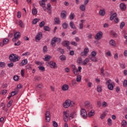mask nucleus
<instances>
[{"label": "nucleus", "instance_id": "nucleus-56", "mask_svg": "<svg viewBox=\"0 0 127 127\" xmlns=\"http://www.w3.org/2000/svg\"><path fill=\"white\" fill-rule=\"evenodd\" d=\"M1 94L2 95H5V94H6L7 93V90H2L1 91Z\"/></svg>", "mask_w": 127, "mask_h": 127}, {"label": "nucleus", "instance_id": "nucleus-46", "mask_svg": "<svg viewBox=\"0 0 127 127\" xmlns=\"http://www.w3.org/2000/svg\"><path fill=\"white\" fill-rule=\"evenodd\" d=\"M35 64H36V65H39V66H41V65L43 64V63H42V62L39 61H35Z\"/></svg>", "mask_w": 127, "mask_h": 127}, {"label": "nucleus", "instance_id": "nucleus-12", "mask_svg": "<svg viewBox=\"0 0 127 127\" xmlns=\"http://www.w3.org/2000/svg\"><path fill=\"white\" fill-rule=\"evenodd\" d=\"M89 48H85L84 49L83 52H81V55L82 56H87V55L88 54V53H89Z\"/></svg>", "mask_w": 127, "mask_h": 127}, {"label": "nucleus", "instance_id": "nucleus-44", "mask_svg": "<svg viewBox=\"0 0 127 127\" xmlns=\"http://www.w3.org/2000/svg\"><path fill=\"white\" fill-rule=\"evenodd\" d=\"M127 122L125 120H123L122 122V125L123 127H127Z\"/></svg>", "mask_w": 127, "mask_h": 127}, {"label": "nucleus", "instance_id": "nucleus-26", "mask_svg": "<svg viewBox=\"0 0 127 127\" xmlns=\"http://www.w3.org/2000/svg\"><path fill=\"white\" fill-rule=\"evenodd\" d=\"M97 90L98 93H102L103 89H102V86L98 85L97 87Z\"/></svg>", "mask_w": 127, "mask_h": 127}, {"label": "nucleus", "instance_id": "nucleus-11", "mask_svg": "<svg viewBox=\"0 0 127 127\" xmlns=\"http://www.w3.org/2000/svg\"><path fill=\"white\" fill-rule=\"evenodd\" d=\"M42 38V32H39L36 36L35 39V41L37 42V40L39 41V40H41Z\"/></svg>", "mask_w": 127, "mask_h": 127}, {"label": "nucleus", "instance_id": "nucleus-59", "mask_svg": "<svg viewBox=\"0 0 127 127\" xmlns=\"http://www.w3.org/2000/svg\"><path fill=\"white\" fill-rule=\"evenodd\" d=\"M96 55H97V52L96 51H92L91 52V56L96 57Z\"/></svg>", "mask_w": 127, "mask_h": 127}, {"label": "nucleus", "instance_id": "nucleus-33", "mask_svg": "<svg viewBox=\"0 0 127 127\" xmlns=\"http://www.w3.org/2000/svg\"><path fill=\"white\" fill-rule=\"evenodd\" d=\"M64 117L68 118L69 117V113L67 111L64 112Z\"/></svg>", "mask_w": 127, "mask_h": 127}, {"label": "nucleus", "instance_id": "nucleus-38", "mask_svg": "<svg viewBox=\"0 0 127 127\" xmlns=\"http://www.w3.org/2000/svg\"><path fill=\"white\" fill-rule=\"evenodd\" d=\"M77 63H78V64H82V63L83 64V61L82 60V58H78L77 61Z\"/></svg>", "mask_w": 127, "mask_h": 127}, {"label": "nucleus", "instance_id": "nucleus-55", "mask_svg": "<svg viewBox=\"0 0 127 127\" xmlns=\"http://www.w3.org/2000/svg\"><path fill=\"white\" fill-rule=\"evenodd\" d=\"M47 9L48 10H50L51 9V4L50 3L47 4Z\"/></svg>", "mask_w": 127, "mask_h": 127}, {"label": "nucleus", "instance_id": "nucleus-5", "mask_svg": "<svg viewBox=\"0 0 127 127\" xmlns=\"http://www.w3.org/2000/svg\"><path fill=\"white\" fill-rule=\"evenodd\" d=\"M19 38H20V32H17L14 34V38H12V40L13 42H15L17 41Z\"/></svg>", "mask_w": 127, "mask_h": 127}, {"label": "nucleus", "instance_id": "nucleus-2", "mask_svg": "<svg viewBox=\"0 0 127 127\" xmlns=\"http://www.w3.org/2000/svg\"><path fill=\"white\" fill-rule=\"evenodd\" d=\"M75 103L74 102L68 99L66 100L64 103L63 107L65 109H67V108H69V107H73Z\"/></svg>", "mask_w": 127, "mask_h": 127}, {"label": "nucleus", "instance_id": "nucleus-4", "mask_svg": "<svg viewBox=\"0 0 127 127\" xmlns=\"http://www.w3.org/2000/svg\"><path fill=\"white\" fill-rule=\"evenodd\" d=\"M106 85H108V88L110 91H113L114 90V85H113V83H112V80L109 79L106 82Z\"/></svg>", "mask_w": 127, "mask_h": 127}, {"label": "nucleus", "instance_id": "nucleus-28", "mask_svg": "<svg viewBox=\"0 0 127 127\" xmlns=\"http://www.w3.org/2000/svg\"><path fill=\"white\" fill-rule=\"evenodd\" d=\"M32 14H33V15L37 14V9H36V8L34 7V8L32 9Z\"/></svg>", "mask_w": 127, "mask_h": 127}, {"label": "nucleus", "instance_id": "nucleus-39", "mask_svg": "<svg viewBox=\"0 0 127 127\" xmlns=\"http://www.w3.org/2000/svg\"><path fill=\"white\" fill-rule=\"evenodd\" d=\"M40 19H37V18H35L34 19L33 21H32V23L33 24H36L37 23V22H38V21H39Z\"/></svg>", "mask_w": 127, "mask_h": 127}, {"label": "nucleus", "instance_id": "nucleus-50", "mask_svg": "<svg viewBox=\"0 0 127 127\" xmlns=\"http://www.w3.org/2000/svg\"><path fill=\"white\" fill-rule=\"evenodd\" d=\"M101 71V74L102 75V76H105V73H104V72H105V70L104 69V67H102L100 69Z\"/></svg>", "mask_w": 127, "mask_h": 127}, {"label": "nucleus", "instance_id": "nucleus-1", "mask_svg": "<svg viewBox=\"0 0 127 127\" xmlns=\"http://www.w3.org/2000/svg\"><path fill=\"white\" fill-rule=\"evenodd\" d=\"M9 59L11 62H13L14 63L17 62V61H19L20 57L15 54H12L9 55Z\"/></svg>", "mask_w": 127, "mask_h": 127}, {"label": "nucleus", "instance_id": "nucleus-29", "mask_svg": "<svg viewBox=\"0 0 127 127\" xmlns=\"http://www.w3.org/2000/svg\"><path fill=\"white\" fill-rule=\"evenodd\" d=\"M93 116H95V113L94 112V111L91 110L88 114V116L89 118H91V117H93Z\"/></svg>", "mask_w": 127, "mask_h": 127}, {"label": "nucleus", "instance_id": "nucleus-41", "mask_svg": "<svg viewBox=\"0 0 127 127\" xmlns=\"http://www.w3.org/2000/svg\"><path fill=\"white\" fill-rule=\"evenodd\" d=\"M39 4L42 6V7H44V6H45V2H43V1L40 0L39 1Z\"/></svg>", "mask_w": 127, "mask_h": 127}, {"label": "nucleus", "instance_id": "nucleus-52", "mask_svg": "<svg viewBox=\"0 0 127 127\" xmlns=\"http://www.w3.org/2000/svg\"><path fill=\"white\" fill-rule=\"evenodd\" d=\"M15 95H17V91L15 92V91H12L11 92V96L12 97H13V96H15Z\"/></svg>", "mask_w": 127, "mask_h": 127}, {"label": "nucleus", "instance_id": "nucleus-9", "mask_svg": "<svg viewBox=\"0 0 127 127\" xmlns=\"http://www.w3.org/2000/svg\"><path fill=\"white\" fill-rule=\"evenodd\" d=\"M45 119L47 123L50 122V112L47 111L45 114Z\"/></svg>", "mask_w": 127, "mask_h": 127}, {"label": "nucleus", "instance_id": "nucleus-23", "mask_svg": "<svg viewBox=\"0 0 127 127\" xmlns=\"http://www.w3.org/2000/svg\"><path fill=\"white\" fill-rule=\"evenodd\" d=\"M27 64V60H23L20 64V66H24Z\"/></svg>", "mask_w": 127, "mask_h": 127}, {"label": "nucleus", "instance_id": "nucleus-10", "mask_svg": "<svg viewBox=\"0 0 127 127\" xmlns=\"http://www.w3.org/2000/svg\"><path fill=\"white\" fill-rule=\"evenodd\" d=\"M9 42V40L7 38H4L3 40L2 43H0V46L1 47H3L4 45H6V44H8V42Z\"/></svg>", "mask_w": 127, "mask_h": 127}, {"label": "nucleus", "instance_id": "nucleus-35", "mask_svg": "<svg viewBox=\"0 0 127 127\" xmlns=\"http://www.w3.org/2000/svg\"><path fill=\"white\" fill-rule=\"evenodd\" d=\"M105 12L104 10L101 9L99 11V14L102 16H104V15H105Z\"/></svg>", "mask_w": 127, "mask_h": 127}, {"label": "nucleus", "instance_id": "nucleus-34", "mask_svg": "<svg viewBox=\"0 0 127 127\" xmlns=\"http://www.w3.org/2000/svg\"><path fill=\"white\" fill-rule=\"evenodd\" d=\"M62 26L64 29H67V28H68V24H67L66 22H64Z\"/></svg>", "mask_w": 127, "mask_h": 127}, {"label": "nucleus", "instance_id": "nucleus-37", "mask_svg": "<svg viewBox=\"0 0 127 127\" xmlns=\"http://www.w3.org/2000/svg\"><path fill=\"white\" fill-rule=\"evenodd\" d=\"M44 29L46 31H49V32L50 31V30H51L50 27H49V26H44Z\"/></svg>", "mask_w": 127, "mask_h": 127}, {"label": "nucleus", "instance_id": "nucleus-18", "mask_svg": "<svg viewBox=\"0 0 127 127\" xmlns=\"http://www.w3.org/2000/svg\"><path fill=\"white\" fill-rule=\"evenodd\" d=\"M69 89V86L67 84H64L62 86V89L63 91H67Z\"/></svg>", "mask_w": 127, "mask_h": 127}, {"label": "nucleus", "instance_id": "nucleus-58", "mask_svg": "<svg viewBox=\"0 0 127 127\" xmlns=\"http://www.w3.org/2000/svg\"><path fill=\"white\" fill-rule=\"evenodd\" d=\"M28 55H30V53L28 52H26L22 54V56H28Z\"/></svg>", "mask_w": 127, "mask_h": 127}, {"label": "nucleus", "instance_id": "nucleus-40", "mask_svg": "<svg viewBox=\"0 0 127 127\" xmlns=\"http://www.w3.org/2000/svg\"><path fill=\"white\" fill-rule=\"evenodd\" d=\"M82 79V77L80 75H78L76 77V81L77 82H81V80Z\"/></svg>", "mask_w": 127, "mask_h": 127}, {"label": "nucleus", "instance_id": "nucleus-47", "mask_svg": "<svg viewBox=\"0 0 127 127\" xmlns=\"http://www.w3.org/2000/svg\"><path fill=\"white\" fill-rule=\"evenodd\" d=\"M5 66V63L4 62H0V67L3 68Z\"/></svg>", "mask_w": 127, "mask_h": 127}, {"label": "nucleus", "instance_id": "nucleus-22", "mask_svg": "<svg viewBox=\"0 0 127 127\" xmlns=\"http://www.w3.org/2000/svg\"><path fill=\"white\" fill-rule=\"evenodd\" d=\"M62 44L64 46H68L70 45V43L68 41H64L62 43Z\"/></svg>", "mask_w": 127, "mask_h": 127}, {"label": "nucleus", "instance_id": "nucleus-6", "mask_svg": "<svg viewBox=\"0 0 127 127\" xmlns=\"http://www.w3.org/2000/svg\"><path fill=\"white\" fill-rule=\"evenodd\" d=\"M118 14L117 13H114L111 16H110V20H114V18H115L114 19L115 22L116 23H118L119 22V18L117 17Z\"/></svg>", "mask_w": 127, "mask_h": 127}, {"label": "nucleus", "instance_id": "nucleus-49", "mask_svg": "<svg viewBox=\"0 0 127 127\" xmlns=\"http://www.w3.org/2000/svg\"><path fill=\"white\" fill-rule=\"evenodd\" d=\"M13 79L14 81H18V79H19V77L18 75H14L13 77Z\"/></svg>", "mask_w": 127, "mask_h": 127}, {"label": "nucleus", "instance_id": "nucleus-21", "mask_svg": "<svg viewBox=\"0 0 127 127\" xmlns=\"http://www.w3.org/2000/svg\"><path fill=\"white\" fill-rule=\"evenodd\" d=\"M80 22L81 23H80L79 25V29H83L84 28V20H81Z\"/></svg>", "mask_w": 127, "mask_h": 127}, {"label": "nucleus", "instance_id": "nucleus-45", "mask_svg": "<svg viewBox=\"0 0 127 127\" xmlns=\"http://www.w3.org/2000/svg\"><path fill=\"white\" fill-rule=\"evenodd\" d=\"M107 121H108V126H109V127H111V126H112V119L109 118Z\"/></svg>", "mask_w": 127, "mask_h": 127}, {"label": "nucleus", "instance_id": "nucleus-17", "mask_svg": "<svg viewBox=\"0 0 127 127\" xmlns=\"http://www.w3.org/2000/svg\"><path fill=\"white\" fill-rule=\"evenodd\" d=\"M89 62H90V60L88 58H86L84 61L82 62V64L84 66H86V65H87Z\"/></svg>", "mask_w": 127, "mask_h": 127}, {"label": "nucleus", "instance_id": "nucleus-62", "mask_svg": "<svg viewBox=\"0 0 127 127\" xmlns=\"http://www.w3.org/2000/svg\"><path fill=\"white\" fill-rule=\"evenodd\" d=\"M17 16L18 18H20V17H21V13H20V12H17Z\"/></svg>", "mask_w": 127, "mask_h": 127}, {"label": "nucleus", "instance_id": "nucleus-54", "mask_svg": "<svg viewBox=\"0 0 127 127\" xmlns=\"http://www.w3.org/2000/svg\"><path fill=\"white\" fill-rule=\"evenodd\" d=\"M107 106H108V103L105 101H104L102 103V107H103V108H106V107H107Z\"/></svg>", "mask_w": 127, "mask_h": 127}, {"label": "nucleus", "instance_id": "nucleus-57", "mask_svg": "<svg viewBox=\"0 0 127 127\" xmlns=\"http://www.w3.org/2000/svg\"><path fill=\"white\" fill-rule=\"evenodd\" d=\"M43 52L44 53H46V52H47V46H45L43 47Z\"/></svg>", "mask_w": 127, "mask_h": 127}, {"label": "nucleus", "instance_id": "nucleus-8", "mask_svg": "<svg viewBox=\"0 0 127 127\" xmlns=\"http://www.w3.org/2000/svg\"><path fill=\"white\" fill-rule=\"evenodd\" d=\"M102 37H103V32L101 31L97 33L95 36L96 40H100V39H102Z\"/></svg>", "mask_w": 127, "mask_h": 127}, {"label": "nucleus", "instance_id": "nucleus-63", "mask_svg": "<svg viewBox=\"0 0 127 127\" xmlns=\"http://www.w3.org/2000/svg\"><path fill=\"white\" fill-rule=\"evenodd\" d=\"M20 44H21L20 41H18L17 43H15L14 44V45H15V46H19Z\"/></svg>", "mask_w": 127, "mask_h": 127}, {"label": "nucleus", "instance_id": "nucleus-7", "mask_svg": "<svg viewBox=\"0 0 127 127\" xmlns=\"http://www.w3.org/2000/svg\"><path fill=\"white\" fill-rule=\"evenodd\" d=\"M81 116L82 117L83 119H87L88 117V114H87V111L84 109H81L80 111Z\"/></svg>", "mask_w": 127, "mask_h": 127}, {"label": "nucleus", "instance_id": "nucleus-14", "mask_svg": "<svg viewBox=\"0 0 127 127\" xmlns=\"http://www.w3.org/2000/svg\"><path fill=\"white\" fill-rule=\"evenodd\" d=\"M66 15H67V12H66V11L64 10L62 11L61 13V17L62 18H63V19H65V18H66Z\"/></svg>", "mask_w": 127, "mask_h": 127}, {"label": "nucleus", "instance_id": "nucleus-16", "mask_svg": "<svg viewBox=\"0 0 127 127\" xmlns=\"http://www.w3.org/2000/svg\"><path fill=\"white\" fill-rule=\"evenodd\" d=\"M72 67L73 69V73L74 74V75H78V69H76V66L75 65H73Z\"/></svg>", "mask_w": 127, "mask_h": 127}, {"label": "nucleus", "instance_id": "nucleus-32", "mask_svg": "<svg viewBox=\"0 0 127 127\" xmlns=\"http://www.w3.org/2000/svg\"><path fill=\"white\" fill-rule=\"evenodd\" d=\"M38 68L40 71H42V72L45 71V67L43 66L40 65L39 66H38Z\"/></svg>", "mask_w": 127, "mask_h": 127}, {"label": "nucleus", "instance_id": "nucleus-61", "mask_svg": "<svg viewBox=\"0 0 127 127\" xmlns=\"http://www.w3.org/2000/svg\"><path fill=\"white\" fill-rule=\"evenodd\" d=\"M106 117V114L103 113L100 116V118L101 120H104V118Z\"/></svg>", "mask_w": 127, "mask_h": 127}, {"label": "nucleus", "instance_id": "nucleus-19", "mask_svg": "<svg viewBox=\"0 0 127 127\" xmlns=\"http://www.w3.org/2000/svg\"><path fill=\"white\" fill-rule=\"evenodd\" d=\"M90 59L93 62H98V58H97L96 57L91 56V57H90Z\"/></svg>", "mask_w": 127, "mask_h": 127}, {"label": "nucleus", "instance_id": "nucleus-43", "mask_svg": "<svg viewBox=\"0 0 127 127\" xmlns=\"http://www.w3.org/2000/svg\"><path fill=\"white\" fill-rule=\"evenodd\" d=\"M44 25H45V22L43 21L40 23V27H44Z\"/></svg>", "mask_w": 127, "mask_h": 127}, {"label": "nucleus", "instance_id": "nucleus-13", "mask_svg": "<svg viewBox=\"0 0 127 127\" xmlns=\"http://www.w3.org/2000/svg\"><path fill=\"white\" fill-rule=\"evenodd\" d=\"M50 66L52 69H55V68H57V64L53 62H50Z\"/></svg>", "mask_w": 127, "mask_h": 127}, {"label": "nucleus", "instance_id": "nucleus-25", "mask_svg": "<svg viewBox=\"0 0 127 127\" xmlns=\"http://www.w3.org/2000/svg\"><path fill=\"white\" fill-rule=\"evenodd\" d=\"M60 60H61V61H66V56L62 55H61L59 57Z\"/></svg>", "mask_w": 127, "mask_h": 127}, {"label": "nucleus", "instance_id": "nucleus-30", "mask_svg": "<svg viewBox=\"0 0 127 127\" xmlns=\"http://www.w3.org/2000/svg\"><path fill=\"white\" fill-rule=\"evenodd\" d=\"M55 24H59L60 23V20L59 19V17H56L54 19Z\"/></svg>", "mask_w": 127, "mask_h": 127}, {"label": "nucleus", "instance_id": "nucleus-20", "mask_svg": "<svg viewBox=\"0 0 127 127\" xmlns=\"http://www.w3.org/2000/svg\"><path fill=\"white\" fill-rule=\"evenodd\" d=\"M69 26L70 28L72 29H76V26H75V24H74V22H73V21H70L69 23Z\"/></svg>", "mask_w": 127, "mask_h": 127}, {"label": "nucleus", "instance_id": "nucleus-42", "mask_svg": "<svg viewBox=\"0 0 127 127\" xmlns=\"http://www.w3.org/2000/svg\"><path fill=\"white\" fill-rule=\"evenodd\" d=\"M13 102V101L12 100H10V101H9V102L7 104V108H10Z\"/></svg>", "mask_w": 127, "mask_h": 127}, {"label": "nucleus", "instance_id": "nucleus-51", "mask_svg": "<svg viewBox=\"0 0 127 127\" xmlns=\"http://www.w3.org/2000/svg\"><path fill=\"white\" fill-rule=\"evenodd\" d=\"M125 22H121V24H120V27L121 29H123V28H124V26H125Z\"/></svg>", "mask_w": 127, "mask_h": 127}, {"label": "nucleus", "instance_id": "nucleus-3", "mask_svg": "<svg viewBox=\"0 0 127 127\" xmlns=\"http://www.w3.org/2000/svg\"><path fill=\"white\" fill-rule=\"evenodd\" d=\"M56 42H57L58 44L60 43V42H61V38L54 37L52 39V41L51 42V45L52 46V47H54L55 46H56Z\"/></svg>", "mask_w": 127, "mask_h": 127}, {"label": "nucleus", "instance_id": "nucleus-15", "mask_svg": "<svg viewBox=\"0 0 127 127\" xmlns=\"http://www.w3.org/2000/svg\"><path fill=\"white\" fill-rule=\"evenodd\" d=\"M120 7L123 11H124L125 9H127V6L126 5V4L124 3H120Z\"/></svg>", "mask_w": 127, "mask_h": 127}, {"label": "nucleus", "instance_id": "nucleus-53", "mask_svg": "<svg viewBox=\"0 0 127 127\" xmlns=\"http://www.w3.org/2000/svg\"><path fill=\"white\" fill-rule=\"evenodd\" d=\"M123 85H124V87H125L126 88H127V79H125L124 81Z\"/></svg>", "mask_w": 127, "mask_h": 127}, {"label": "nucleus", "instance_id": "nucleus-60", "mask_svg": "<svg viewBox=\"0 0 127 127\" xmlns=\"http://www.w3.org/2000/svg\"><path fill=\"white\" fill-rule=\"evenodd\" d=\"M53 123L54 127H58V124H57L56 121H53Z\"/></svg>", "mask_w": 127, "mask_h": 127}, {"label": "nucleus", "instance_id": "nucleus-64", "mask_svg": "<svg viewBox=\"0 0 127 127\" xmlns=\"http://www.w3.org/2000/svg\"><path fill=\"white\" fill-rule=\"evenodd\" d=\"M13 63H11L10 64H8L7 66L8 67H13Z\"/></svg>", "mask_w": 127, "mask_h": 127}, {"label": "nucleus", "instance_id": "nucleus-36", "mask_svg": "<svg viewBox=\"0 0 127 127\" xmlns=\"http://www.w3.org/2000/svg\"><path fill=\"white\" fill-rule=\"evenodd\" d=\"M57 51L60 52L61 54H64V50L61 49V48H58L57 49Z\"/></svg>", "mask_w": 127, "mask_h": 127}, {"label": "nucleus", "instance_id": "nucleus-27", "mask_svg": "<svg viewBox=\"0 0 127 127\" xmlns=\"http://www.w3.org/2000/svg\"><path fill=\"white\" fill-rule=\"evenodd\" d=\"M79 8L81 11H85V10H86V6H85V5H80Z\"/></svg>", "mask_w": 127, "mask_h": 127}, {"label": "nucleus", "instance_id": "nucleus-24", "mask_svg": "<svg viewBox=\"0 0 127 127\" xmlns=\"http://www.w3.org/2000/svg\"><path fill=\"white\" fill-rule=\"evenodd\" d=\"M109 44L111 45V46H113L114 47H115V46H116V41H115V40H111L109 42Z\"/></svg>", "mask_w": 127, "mask_h": 127}, {"label": "nucleus", "instance_id": "nucleus-48", "mask_svg": "<svg viewBox=\"0 0 127 127\" xmlns=\"http://www.w3.org/2000/svg\"><path fill=\"white\" fill-rule=\"evenodd\" d=\"M74 13H71L69 16V18L70 19V20H72L73 19H74Z\"/></svg>", "mask_w": 127, "mask_h": 127}, {"label": "nucleus", "instance_id": "nucleus-31", "mask_svg": "<svg viewBox=\"0 0 127 127\" xmlns=\"http://www.w3.org/2000/svg\"><path fill=\"white\" fill-rule=\"evenodd\" d=\"M50 58H51V57L50 56L46 55L45 56V58L44 59V61H49L50 60Z\"/></svg>", "mask_w": 127, "mask_h": 127}]
</instances>
